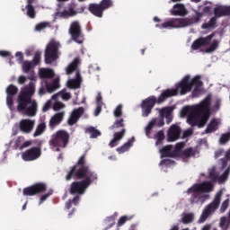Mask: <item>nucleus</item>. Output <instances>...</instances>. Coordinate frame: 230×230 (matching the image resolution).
Wrapping results in <instances>:
<instances>
[{
	"label": "nucleus",
	"instance_id": "c03bdc74",
	"mask_svg": "<svg viewBox=\"0 0 230 230\" xmlns=\"http://www.w3.org/2000/svg\"><path fill=\"white\" fill-rule=\"evenodd\" d=\"M218 49V40H214L211 45L206 49V53H213Z\"/></svg>",
	"mask_w": 230,
	"mask_h": 230
},
{
	"label": "nucleus",
	"instance_id": "9d476101",
	"mask_svg": "<svg viewBox=\"0 0 230 230\" xmlns=\"http://www.w3.org/2000/svg\"><path fill=\"white\" fill-rule=\"evenodd\" d=\"M68 33L72 40H74L77 44H84V32L82 31V25H80V22H73L70 24Z\"/></svg>",
	"mask_w": 230,
	"mask_h": 230
},
{
	"label": "nucleus",
	"instance_id": "ddd939ff",
	"mask_svg": "<svg viewBox=\"0 0 230 230\" xmlns=\"http://www.w3.org/2000/svg\"><path fill=\"white\" fill-rule=\"evenodd\" d=\"M155 103H157L155 96H150L142 102V114L145 118L148 117L152 113V109H154Z\"/></svg>",
	"mask_w": 230,
	"mask_h": 230
},
{
	"label": "nucleus",
	"instance_id": "39448f33",
	"mask_svg": "<svg viewBox=\"0 0 230 230\" xmlns=\"http://www.w3.org/2000/svg\"><path fill=\"white\" fill-rule=\"evenodd\" d=\"M191 22L188 18H172L167 20L162 24H156L155 28L159 30H173L177 28H186V26H190Z\"/></svg>",
	"mask_w": 230,
	"mask_h": 230
},
{
	"label": "nucleus",
	"instance_id": "f704fd0d",
	"mask_svg": "<svg viewBox=\"0 0 230 230\" xmlns=\"http://www.w3.org/2000/svg\"><path fill=\"white\" fill-rule=\"evenodd\" d=\"M201 28L203 30H215L217 28V17H212L208 22H205L202 24Z\"/></svg>",
	"mask_w": 230,
	"mask_h": 230
},
{
	"label": "nucleus",
	"instance_id": "864d4df0",
	"mask_svg": "<svg viewBox=\"0 0 230 230\" xmlns=\"http://www.w3.org/2000/svg\"><path fill=\"white\" fill-rule=\"evenodd\" d=\"M154 127H155V119H152L148 125L146 127V135L149 136L150 135V131L152 130V128H154Z\"/></svg>",
	"mask_w": 230,
	"mask_h": 230
},
{
	"label": "nucleus",
	"instance_id": "e2e57ef3",
	"mask_svg": "<svg viewBox=\"0 0 230 230\" xmlns=\"http://www.w3.org/2000/svg\"><path fill=\"white\" fill-rule=\"evenodd\" d=\"M15 57L20 64L22 63V60H24V55L22 52H16Z\"/></svg>",
	"mask_w": 230,
	"mask_h": 230
},
{
	"label": "nucleus",
	"instance_id": "6e6552de",
	"mask_svg": "<svg viewBox=\"0 0 230 230\" xmlns=\"http://www.w3.org/2000/svg\"><path fill=\"white\" fill-rule=\"evenodd\" d=\"M45 64H53L58 60V43L49 42L45 49Z\"/></svg>",
	"mask_w": 230,
	"mask_h": 230
},
{
	"label": "nucleus",
	"instance_id": "a211bd4d",
	"mask_svg": "<svg viewBox=\"0 0 230 230\" xmlns=\"http://www.w3.org/2000/svg\"><path fill=\"white\" fill-rule=\"evenodd\" d=\"M173 96H177V91L174 88L164 90L157 98L156 103L161 105V103H164L168 98H173Z\"/></svg>",
	"mask_w": 230,
	"mask_h": 230
},
{
	"label": "nucleus",
	"instance_id": "1a4fd4ad",
	"mask_svg": "<svg viewBox=\"0 0 230 230\" xmlns=\"http://www.w3.org/2000/svg\"><path fill=\"white\" fill-rule=\"evenodd\" d=\"M193 79L190 75H185L178 84H175L174 91H176V95L181 94V96H184V94H188V93H191Z\"/></svg>",
	"mask_w": 230,
	"mask_h": 230
},
{
	"label": "nucleus",
	"instance_id": "423d86ee",
	"mask_svg": "<svg viewBox=\"0 0 230 230\" xmlns=\"http://www.w3.org/2000/svg\"><path fill=\"white\" fill-rule=\"evenodd\" d=\"M222 195H223V191L219 190L216 194L214 200L205 208V209L203 210L199 217V222L201 224L203 222H206V220H208V218L209 217V215H211L213 211H217V209H218V207L220 206V201L222 200Z\"/></svg>",
	"mask_w": 230,
	"mask_h": 230
},
{
	"label": "nucleus",
	"instance_id": "b1692460",
	"mask_svg": "<svg viewBox=\"0 0 230 230\" xmlns=\"http://www.w3.org/2000/svg\"><path fill=\"white\" fill-rule=\"evenodd\" d=\"M125 134H127V129L125 128H122L119 132H115L113 135V138L109 143V146H111V148H114V146H118V141H121V139H123V137H125Z\"/></svg>",
	"mask_w": 230,
	"mask_h": 230
},
{
	"label": "nucleus",
	"instance_id": "774afa93",
	"mask_svg": "<svg viewBox=\"0 0 230 230\" xmlns=\"http://www.w3.org/2000/svg\"><path fill=\"white\" fill-rule=\"evenodd\" d=\"M18 84H19L20 85H22V84H26V76H24V75H20V76L18 77Z\"/></svg>",
	"mask_w": 230,
	"mask_h": 230
},
{
	"label": "nucleus",
	"instance_id": "a878e982",
	"mask_svg": "<svg viewBox=\"0 0 230 230\" xmlns=\"http://www.w3.org/2000/svg\"><path fill=\"white\" fill-rule=\"evenodd\" d=\"M39 76L41 80L53 78L55 76V71L51 68H40L39 70Z\"/></svg>",
	"mask_w": 230,
	"mask_h": 230
},
{
	"label": "nucleus",
	"instance_id": "9b49d317",
	"mask_svg": "<svg viewBox=\"0 0 230 230\" xmlns=\"http://www.w3.org/2000/svg\"><path fill=\"white\" fill-rule=\"evenodd\" d=\"M48 190V184L44 182H37L31 186L23 189L24 197H33L35 195H40V193H44Z\"/></svg>",
	"mask_w": 230,
	"mask_h": 230
},
{
	"label": "nucleus",
	"instance_id": "6e6d98bb",
	"mask_svg": "<svg viewBox=\"0 0 230 230\" xmlns=\"http://www.w3.org/2000/svg\"><path fill=\"white\" fill-rule=\"evenodd\" d=\"M48 28V22H40L35 26L36 31H42V30H46Z\"/></svg>",
	"mask_w": 230,
	"mask_h": 230
},
{
	"label": "nucleus",
	"instance_id": "c756f323",
	"mask_svg": "<svg viewBox=\"0 0 230 230\" xmlns=\"http://www.w3.org/2000/svg\"><path fill=\"white\" fill-rule=\"evenodd\" d=\"M85 133L90 134L91 139H96L102 136V131L96 129V128L91 126L85 128Z\"/></svg>",
	"mask_w": 230,
	"mask_h": 230
},
{
	"label": "nucleus",
	"instance_id": "aec40b11",
	"mask_svg": "<svg viewBox=\"0 0 230 230\" xmlns=\"http://www.w3.org/2000/svg\"><path fill=\"white\" fill-rule=\"evenodd\" d=\"M32 64L31 61H24L22 63V71L23 73H28V80H31V82H37V75H35V71L32 69Z\"/></svg>",
	"mask_w": 230,
	"mask_h": 230
},
{
	"label": "nucleus",
	"instance_id": "412c9836",
	"mask_svg": "<svg viewBox=\"0 0 230 230\" xmlns=\"http://www.w3.org/2000/svg\"><path fill=\"white\" fill-rule=\"evenodd\" d=\"M88 12L92 13V15H94V17H98L99 19H102L103 17V7L100 4H90L88 5Z\"/></svg>",
	"mask_w": 230,
	"mask_h": 230
},
{
	"label": "nucleus",
	"instance_id": "69168bd1",
	"mask_svg": "<svg viewBox=\"0 0 230 230\" xmlns=\"http://www.w3.org/2000/svg\"><path fill=\"white\" fill-rule=\"evenodd\" d=\"M127 220H128V217H127V216L121 217L118 221V226H123V224H125V222H127Z\"/></svg>",
	"mask_w": 230,
	"mask_h": 230
},
{
	"label": "nucleus",
	"instance_id": "2eb2a0df",
	"mask_svg": "<svg viewBox=\"0 0 230 230\" xmlns=\"http://www.w3.org/2000/svg\"><path fill=\"white\" fill-rule=\"evenodd\" d=\"M5 93L7 94L6 96V103L10 111H12L13 107V96L19 93V88L15 86L14 84H9L6 87Z\"/></svg>",
	"mask_w": 230,
	"mask_h": 230
},
{
	"label": "nucleus",
	"instance_id": "393cba45",
	"mask_svg": "<svg viewBox=\"0 0 230 230\" xmlns=\"http://www.w3.org/2000/svg\"><path fill=\"white\" fill-rule=\"evenodd\" d=\"M173 112V110L172 107H165L160 110V116L161 118L166 119V123L169 125V123L173 119V117L172 116V113Z\"/></svg>",
	"mask_w": 230,
	"mask_h": 230
},
{
	"label": "nucleus",
	"instance_id": "f03ea898",
	"mask_svg": "<svg viewBox=\"0 0 230 230\" xmlns=\"http://www.w3.org/2000/svg\"><path fill=\"white\" fill-rule=\"evenodd\" d=\"M210 111L211 97L208 96L199 104L183 108L181 114V116H188L187 123H189L190 127H199V128H203V127H206V123H208L209 116H211Z\"/></svg>",
	"mask_w": 230,
	"mask_h": 230
},
{
	"label": "nucleus",
	"instance_id": "f8f14e48",
	"mask_svg": "<svg viewBox=\"0 0 230 230\" xmlns=\"http://www.w3.org/2000/svg\"><path fill=\"white\" fill-rule=\"evenodd\" d=\"M42 155V149L39 146H33L25 150L22 154V159L28 163L37 161Z\"/></svg>",
	"mask_w": 230,
	"mask_h": 230
},
{
	"label": "nucleus",
	"instance_id": "4c0bfd02",
	"mask_svg": "<svg viewBox=\"0 0 230 230\" xmlns=\"http://www.w3.org/2000/svg\"><path fill=\"white\" fill-rule=\"evenodd\" d=\"M25 10H27V16L30 17V19H35V17H37V12L35 11V6L26 5Z\"/></svg>",
	"mask_w": 230,
	"mask_h": 230
},
{
	"label": "nucleus",
	"instance_id": "79ce46f5",
	"mask_svg": "<svg viewBox=\"0 0 230 230\" xmlns=\"http://www.w3.org/2000/svg\"><path fill=\"white\" fill-rule=\"evenodd\" d=\"M81 84L80 80L71 79L67 82V87L69 89H80Z\"/></svg>",
	"mask_w": 230,
	"mask_h": 230
},
{
	"label": "nucleus",
	"instance_id": "bf43d9fd",
	"mask_svg": "<svg viewBox=\"0 0 230 230\" xmlns=\"http://www.w3.org/2000/svg\"><path fill=\"white\" fill-rule=\"evenodd\" d=\"M66 105L63 102H56L53 105L54 111H61V109H64Z\"/></svg>",
	"mask_w": 230,
	"mask_h": 230
},
{
	"label": "nucleus",
	"instance_id": "58836bf2",
	"mask_svg": "<svg viewBox=\"0 0 230 230\" xmlns=\"http://www.w3.org/2000/svg\"><path fill=\"white\" fill-rule=\"evenodd\" d=\"M194 220L195 215H193V213H187L181 218L182 224H191Z\"/></svg>",
	"mask_w": 230,
	"mask_h": 230
},
{
	"label": "nucleus",
	"instance_id": "09e8293b",
	"mask_svg": "<svg viewBox=\"0 0 230 230\" xmlns=\"http://www.w3.org/2000/svg\"><path fill=\"white\" fill-rule=\"evenodd\" d=\"M164 140V131L160 130L156 134V145H161Z\"/></svg>",
	"mask_w": 230,
	"mask_h": 230
},
{
	"label": "nucleus",
	"instance_id": "7ed1b4c3",
	"mask_svg": "<svg viewBox=\"0 0 230 230\" xmlns=\"http://www.w3.org/2000/svg\"><path fill=\"white\" fill-rule=\"evenodd\" d=\"M35 94V83L31 82L25 85L20 92L17 99L18 112H26L27 116L33 117L37 115V101L32 100Z\"/></svg>",
	"mask_w": 230,
	"mask_h": 230
},
{
	"label": "nucleus",
	"instance_id": "052dcab7",
	"mask_svg": "<svg viewBox=\"0 0 230 230\" xmlns=\"http://www.w3.org/2000/svg\"><path fill=\"white\" fill-rule=\"evenodd\" d=\"M155 119V126L156 127H164V119L161 117V119Z\"/></svg>",
	"mask_w": 230,
	"mask_h": 230
},
{
	"label": "nucleus",
	"instance_id": "0e129e2a",
	"mask_svg": "<svg viewBox=\"0 0 230 230\" xmlns=\"http://www.w3.org/2000/svg\"><path fill=\"white\" fill-rule=\"evenodd\" d=\"M57 15H58L59 17H69V11L64 10L63 12H58L57 13Z\"/></svg>",
	"mask_w": 230,
	"mask_h": 230
},
{
	"label": "nucleus",
	"instance_id": "13d9d810",
	"mask_svg": "<svg viewBox=\"0 0 230 230\" xmlns=\"http://www.w3.org/2000/svg\"><path fill=\"white\" fill-rule=\"evenodd\" d=\"M23 143H24V137H18V138L15 141L16 148H19V150H21V146H22Z\"/></svg>",
	"mask_w": 230,
	"mask_h": 230
},
{
	"label": "nucleus",
	"instance_id": "4be33fe9",
	"mask_svg": "<svg viewBox=\"0 0 230 230\" xmlns=\"http://www.w3.org/2000/svg\"><path fill=\"white\" fill-rule=\"evenodd\" d=\"M171 15H180L181 17H184V15H188V10H186V6L183 4H176L173 5L172 9H171Z\"/></svg>",
	"mask_w": 230,
	"mask_h": 230
},
{
	"label": "nucleus",
	"instance_id": "3c124183",
	"mask_svg": "<svg viewBox=\"0 0 230 230\" xmlns=\"http://www.w3.org/2000/svg\"><path fill=\"white\" fill-rule=\"evenodd\" d=\"M123 115V106L118 105L117 108L114 111V116L115 118H121V116Z\"/></svg>",
	"mask_w": 230,
	"mask_h": 230
},
{
	"label": "nucleus",
	"instance_id": "37998d69",
	"mask_svg": "<svg viewBox=\"0 0 230 230\" xmlns=\"http://www.w3.org/2000/svg\"><path fill=\"white\" fill-rule=\"evenodd\" d=\"M125 127V119H117L113 125L111 127V130H114V128H123Z\"/></svg>",
	"mask_w": 230,
	"mask_h": 230
},
{
	"label": "nucleus",
	"instance_id": "c85d7f7f",
	"mask_svg": "<svg viewBox=\"0 0 230 230\" xmlns=\"http://www.w3.org/2000/svg\"><path fill=\"white\" fill-rule=\"evenodd\" d=\"M134 141H136V137H132L129 138L124 145L117 148V152L119 154H125L132 145H134Z\"/></svg>",
	"mask_w": 230,
	"mask_h": 230
},
{
	"label": "nucleus",
	"instance_id": "7c9ffc66",
	"mask_svg": "<svg viewBox=\"0 0 230 230\" xmlns=\"http://www.w3.org/2000/svg\"><path fill=\"white\" fill-rule=\"evenodd\" d=\"M172 146H165L162 149H160V153L162 154V157H176L173 155V150H172Z\"/></svg>",
	"mask_w": 230,
	"mask_h": 230
},
{
	"label": "nucleus",
	"instance_id": "5701e85b",
	"mask_svg": "<svg viewBox=\"0 0 230 230\" xmlns=\"http://www.w3.org/2000/svg\"><path fill=\"white\" fill-rule=\"evenodd\" d=\"M204 85V83L200 80V76L197 75L192 78V87H194L192 91V96L197 98L199 94H200V87Z\"/></svg>",
	"mask_w": 230,
	"mask_h": 230
},
{
	"label": "nucleus",
	"instance_id": "dca6fc26",
	"mask_svg": "<svg viewBox=\"0 0 230 230\" xmlns=\"http://www.w3.org/2000/svg\"><path fill=\"white\" fill-rule=\"evenodd\" d=\"M34 127H35V120H31L29 119H23L19 123L20 130L23 134H31Z\"/></svg>",
	"mask_w": 230,
	"mask_h": 230
},
{
	"label": "nucleus",
	"instance_id": "ea45409f",
	"mask_svg": "<svg viewBox=\"0 0 230 230\" xmlns=\"http://www.w3.org/2000/svg\"><path fill=\"white\" fill-rule=\"evenodd\" d=\"M45 130H46V123L44 122L40 123L33 134L34 137H38V136L44 134Z\"/></svg>",
	"mask_w": 230,
	"mask_h": 230
},
{
	"label": "nucleus",
	"instance_id": "72a5a7b5",
	"mask_svg": "<svg viewBox=\"0 0 230 230\" xmlns=\"http://www.w3.org/2000/svg\"><path fill=\"white\" fill-rule=\"evenodd\" d=\"M79 64H80V59L78 58H75L74 59V62H72L66 67V75H71V74H73L74 71H76V69H78V65Z\"/></svg>",
	"mask_w": 230,
	"mask_h": 230
},
{
	"label": "nucleus",
	"instance_id": "0eeeda50",
	"mask_svg": "<svg viewBox=\"0 0 230 230\" xmlns=\"http://www.w3.org/2000/svg\"><path fill=\"white\" fill-rule=\"evenodd\" d=\"M69 133L66 130H58L55 135H52L49 140L50 146H59L66 148L69 145Z\"/></svg>",
	"mask_w": 230,
	"mask_h": 230
},
{
	"label": "nucleus",
	"instance_id": "4d7b16f0",
	"mask_svg": "<svg viewBox=\"0 0 230 230\" xmlns=\"http://www.w3.org/2000/svg\"><path fill=\"white\" fill-rule=\"evenodd\" d=\"M227 208H229V199L223 201L220 208V213H226V211L227 210Z\"/></svg>",
	"mask_w": 230,
	"mask_h": 230
},
{
	"label": "nucleus",
	"instance_id": "c9c22d12",
	"mask_svg": "<svg viewBox=\"0 0 230 230\" xmlns=\"http://www.w3.org/2000/svg\"><path fill=\"white\" fill-rule=\"evenodd\" d=\"M184 146H186L184 142L177 143L173 149V155H175V157H181V155L182 154V148H184Z\"/></svg>",
	"mask_w": 230,
	"mask_h": 230
},
{
	"label": "nucleus",
	"instance_id": "a18cd8bd",
	"mask_svg": "<svg viewBox=\"0 0 230 230\" xmlns=\"http://www.w3.org/2000/svg\"><path fill=\"white\" fill-rule=\"evenodd\" d=\"M219 226L223 230L229 229V220L227 219V217H221Z\"/></svg>",
	"mask_w": 230,
	"mask_h": 230
},
{
	"label": "nucleus",
	"instance_id": "a19ab883",
	"mask_svg": "<svg viewBox=\"0 0 230 230\" xmlns=\"http://www.w3.org/2000/svg\"><path fill=\"white\" fill-rule=\"evenodd\" d=\"M193 156H195V150H193L191 147H188L183 150L180 155V157H186L187 159Z\"/></svg>",
	"mask_w": 230,
	"mask_h": 230
},
{
	"label": "nucleus",
	"instance_id": "2f4dec72",
	"mask_svg": "<svg viewBox=\"0 0 230 230\" xmlns=\"http://www.w3.org/2000/svg\"><path fill=\"white\" fill-rule=\"evenodd\" d=\"M214 17L216 19H220V17H227L226 16V6L219 5L217 7L214 8Z\"/></svg>",
	"mask_w": 230,
	"mask_h": 230
},
{
	"label": "nucleus",
	"instance_id": "cd10ccee",
	"mask_svg": "<svg viewBox=\"0 0 230 230\" xmlns=\"http://www.w3.org/2000/svg\"><path fill=\"white\" fill-rule=\"evenodd\" d=\"M64 119V113H56L49 120L50 128H55L57 125H60Z\"/></svg>",
	"mask_w": 230,
	"mask_h": 230
},
{
	"label": "nucleus",
	"instance_id": "4468645a",
	"mask_svg": "<svg viewBox=\"0 0 230 230\" xmlns=\"http://www.w3.org/2000/svg\"><path fill=\"white\" fill-rule=\"evenodd\" d=\"M213 37H215L214 33H212L205 38L200 37V38L197 39L196 40L193 41V43L191 45V49H193V51H197V49H200V48L209 46V44L211 43V40H213Z\"/></svg>",
	"mask_w": 230,
	"mask_h": 230
},
{
	"label": "nucleus",
	"instance_id": "6ab92c4d",
	"mask_svg": "<svg viewBox=\"0 0 230 230\" xmlns=\"http://www.w3.org/2000/svg\"><path fill=\"white\" fill-rule=\"evenodd\" d=\"M84 107H79L78 109H75L73 111L72 114L70 115L67 123L70 127H73V125H75V123H78V120L82 116L84 115Z\"/></svg>",
	"mask_w": 230,
	"mask_h": 230
},
{
	"label": "nucleus",
	"instance_id": "de8ad7c7",
	"mask_svg": "<svg viewBox=\"0 0 230 230\" xmlns=\"http://www.w3.org/2000/svg\"><path fill=\"white\" fill-rule=\"evenodd\" d=\"M42 57V52L40 51H36L34 58L32 59V62L34 64V66H39V64H40V58Z\"/></svg>",
	"mask_w": 230,
	"mask_h": 230
},
{
	"label": "nucleus",
	"instance_id": "5fc2aeb1",
	"mask_svg": "<svg viewBox=\"0 0 230 230\" xmlns=\"http://www.w3.org/2000/svg\"><path fill=\"white\" fill-rule=\"evenodd\" d=\"M172 164H175V162L171 159H164L160 162V166H172Z\"/></svg>",
	"mask_w": 230,
	"mask_h": 230
},
{
	"label": "nucleus",
	"instance_id": "338daca9",
	"mask_svg": "<svg viewBox=\"0 0 230 230\" xmlns=\"http://www.w3.org/2000/svg\"><path fill=\"white\" fill-rule=\"evenodd\" d=\"M61 98L67 102V100H71V93H61Z\"/></svg>",
	"mask_w": 230,
	"mask_h": 230
},
{
	"label": "nucleus",
	"instance_id": "8fccbe9b",
	"mask_svg": "<svg viewBox=\"0 0 230 230\" xmlns=\"http://www.w3.org/2000/svg\"><path fill=\"white\" fill-rule=\"evenodd\" d=\"M51 195H53V190H49L48 191V193L43 194L40 199V204H42L43 202H45V200H48V199H49V197H51Z\"/></svg>",
	"mask_w": 230,
	"mask_h": 230
},
{
	"label": "nucleus",
	"instance_id": "f257e3e1",
	"mask_svg": "<svg viewBox=\"0 0 230 230\" xmlns=\"http://www.w3.org/2000/svg\"><path fill=\"white\" fill-rule=\"evenodd\" d=\"M85 157V154L81 155L66 175V181H71V179L79 181L70 184V195H76V197L84 195L91 184L98 182V172L91 169Z\"/></svg>",
	"mask_w": 230,
	"mask_h": 230
},
{
	"label": "nucleus",
	"instance_id": "f3484780",
	"mask_svg": "<svg viewBox=\"0 0 230 230\" xmlns=\"http://www.w3.org/2000/svg\"><path fill=\"white\" fill-rule=\"evenodd\" d=\"M181 127L173 124L170 127L167 132V140L172 143L173 141H177L179 137H181Z\"/></svg>",
	"mask_w": 230,
	"mask_h": 230
},
{
	"label": "nucleus",
	"instance_id": "bb28decb",
	"mask_svg": "<svg viewBox=\"0 0 230 230\" xmlns=\"http://www.w3.org/2000/svg\"><path fill=\"white\" fill-rule=\"evenodd\" d=\"M45 87L49 93H55L57 89H60V80L56 78L51 83L45 82Z\"/></svg>",
	"mask_w": 230,
	"mask_h": 230
},
{
	"label": "nucleus",
	"instance_id": "473e14b6",
	"mask_svg": "<svg viewBox=\"0 0 230 230\" xmlns=\"http://www.w3.org/2000/svg\"><path fill=\"white\" fill-rule=\"evenodd\" d=\"M216 130H218V122L216 120V119H212L209 124L207 126L205 132L206 134H211L212 132H216Z\"/></svg>",
	"mask_w": 230,
	"mask_h": 230
},
{
	"label": "nucleus",
	"instance_id": "e433bc0d",
	"mask_svg": "<svg viewBox=\"0 0 230 230\" xmlns=\"http://www.w3.org/2000/svg\"><path fill=\"white\" fill-rule=\"evenodd\" d=\"M78 202H80V196H75L73 199H68L66 202V208L71 209V208H73V204L74 206H78Z\"/></svg>",
	"mask_w": 230,
	"mask_h": 230
},
{
	"label": "nucleus",
	"instance_id": "680f3d73",
	"mask_svg": "<svg viewBox=\"0 0 230 230\" xmlns=\"http://www.w3.org/2000/svg\"><path fill=\"white\" fill-rule=\"evenodd\" d=\"M230 170L227 168L220 176L221 181H227L229 178Z\"/></svg>",
	"mask_w": 230,
	"mask_h": 230
},
{
	"label": "nucleus",
	"instance_id": "603ef678",
	"mask_svg": "<svg viewBox=\"0 0 230 230\" xmlns=\"http://www.w3.org/2000/svg\"><path fill=\"white\" fill-rule=\"evenodd\" d=\"M230 139V133H226L221 135L220 138H219V143L221 145H226V143H227V141H229Z\"/></svg>",
	"mask_w": 230,
	"mask_h": 230
},
{
	"label": "nucleus",
	"instance_id": "49530a36",
	"mask_svg": "<svg viewBox=\"0 0 230 230\" xmlns=\"http://www.w3.org/2000/svg\"><path fill=\"white\" fill-rule=\"evenodd\" d=\"M102 10H109V8H111V6H112V0H102L99 4Z\"/></svg>",
	"mask_w": 230,
	"mask_h": 230
},
{
	"label": "nucleus",
	"instance_id": "20e7f679",
	"mask_svg": "<svg viewBox=\"0 0 230 230\" xmlns=\"http://www.w3.org/2000/svg\"><path fill=\"white\" fill-rule=\"evenodd\" d=\"M213 191V183L211 181H203L201 183H196L192 187L189 188L187 193L191 196L190 198V204H204L208 199H209V194L202 193H211Z\"/></svg>",
	"mask_w": 230,
	"mask_h": 230
}]
</instances>
